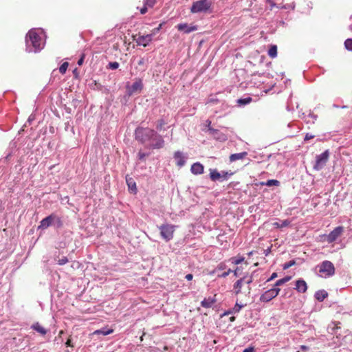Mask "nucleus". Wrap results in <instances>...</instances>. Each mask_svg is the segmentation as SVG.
<instances>
[{
	"instance_id": "obj_1",
	"label": "nucleus",
	"mask_w": 352,
	"mask_h": 352,
	"mask_svg": "<svg viewBox=\"0 0 352 352\" xmlns=\"http://www.w3.org/2000/svg\"><path fill=\"white\" fill-rule=\"evenodd\" d=\"M135 138L142 144L149 142L148 147L152 149H159L164 146L162 137L155 130L150 128L138 126L135 130Z\"/></svg>"
},
{
	"instance_id": "obj_2",
	"label": "nucleus",
	"mask_w": 352,
	"mask_h": 352,
	"mask_svg": "<svg viewBox=\"0 0 352 352\" xmlns=\"http://www.w3.org/2000/svg\"><path fill=\"white\" fill-rule=\"evenodd\" d=\"M26 51L30 52H40L44 45L41 36L34 30H31L25 37Z\"/></svg>"
},
{
	"instance_id": "obj_3",
	"label": "nucleus",
	"mask_w": 352,
	"mask_h": 352,
	"mask_svg": "<svg viewBox=\"0 0 352 352\" xmlns=\"http://www.w3.org/2000/svg\"><path fill=\"white\" fill-rule=\"evenodd\" d=\"M233 175L231 171L221 170L219 172L217 169H210V178L212 182H222L227 181Z\"/></svg>"
},
{
	"instance_id": "obj_4",
	"label": "nucleus",
	"mask_w": 352,
	"mask_h": 352,
	"mask_svg": "<svg viewBox=\"0 0 352 352\" xmlns=\"http://www.w3.org/2000/svg\"><path fill=\"white\" fill-rule=\"evenodd\" d=\"M211 5L210 0L197 1L192 3L190 11L192 13L206 12L210 8Z\"/></svg>"
},
{
	"instance_id": "obj_5",
	"label": "nucleus",
	"mask_w": 352,
	"mask_h": 352,
	"mask_svg": "<svg viewBox=\"0 0 352 352\" xmlns=\"http://www.w3.org/2000/svg\"><path fill=\"white\" fill-rule=\"evenodd\" d=\"M318 267L321 277H329L335 274V267L331 261H324Z\"/></svg>"
},
{
	"instance_id": "obj_6",
	"label": "nucleus",
	"mask_w": 352,
	"mask_h": 352,
	"mask_svg": "<svg viewBox=\"0 0 352 352\" xmlns=\"http://www.w3.org/2000/svg\"><path fill=\"white\" fill-rule=\"evenodd\" d=\"M160 230L161 236L166 241H169L173 238L175 232V226L171 224H162L158 227Z\"/></svg>"
},
{
	"instance_id": "obj_7",
	"label": "nucleus",
	"mask_w": 352,
	"mask_h": 352,
	"mask_svg": "<svg viewBox=\"0 0 352 352\" xmlns=\"http://www.w3.org/2000/svg\"><path fill=\"white\" fill-rule=\"evenodd\" d=\"M329 157V151L326 150L322 153L318 155L316 157V162L314 165V169L320 170L326 165Z\"/></svg>"
},
{
	"instance_id": "obj_8",
	"label": "nucleus",
	"mask_w": 352,
	"mask_h": 352,
	"mask_svg": "<svg viewBox=\"0 0 352 352\" xmlns=\"http://www.w3.org/2000/svg\"><path fill=\"white\" fill-rule=\"evenodd\" d=\"M257 274L254 273L251 277H243L239 279L234 285V292L236 294H239L241 292V287L243 285H249L252 281L255 280V277Z\"/></svg>"
},
{
	"instance_id": "obj_9",
	"label": "nucleus",
	"mask_w": 352,
	"mask_h": 352,
	"mask_svg": "<svg viewBox=\"0 0 352 352\" xmlns=\"http://www.w3.org/2000/svg\"><path fill=\"white\" fill-rule=\"evenodd\" d=\"M143 89L142 80L140 78L135 79V81L131 85L126 86V91L129 96L140 93Z\"/></svg>"
},
{
	"instance_id": "obj_10",
	"label": "nucleus",
	"mask_w": 352,
	"mask_h": 352,
	"mask_svg": "<svg viewBox=\"0 0 352 352\" xmlns=\"http://www.w3.org/2000/svg\"><path fill=\"white\" fill-rule=\"evenodd\" d=\"M343 230L344 228L342 226L336 227L326 236V241L329 243L334 242L341 235Z\"/></svg>"
},
{
	"instance_id": "obj_11",
	"label": "nucleus",
	"mask_w": 352,
	"mask_h": 352,
	"mask_svg": "<svg viewBox=\"0 0 352 352\" xmlns=\"http://www.w3.org/2000/svg\"><path fill=\"white\" fill-rule=\"evenodd\" d=\"M138 45H142L146 47L152 41V34H146L139 36L136 39L134 38Z\"/></svg>"
},
{
	"instance_id": "obj_12",
	"label": "nucleus",
	"mask_w": 352,
	"mask_h": 352,
	"mask_svg": "<svg viewBox=\"0 0 352 352\" xmlns=\"http://www.w3.org/2000/svg\"><path fill=\"white\" fill-rule=\"evenodd\" d=\"M56 219V214H51L50 215L47 216V217L44 218L41 220L40 222L39 228L41 229H46L50 226L53 225L54 221Z\"/></svg>"
},
{
	"instance_id": "obj_13",
	"label": "nucleus",
	"mask_w": 352,
	"mask_h": 352,
	"mask_svg": "<svg viewBox=\"0 0 352 352\" xmlns=\"http://www.w3.org/2000/svg\"><path fill=\"white\" fill-rule=\"evenodd\" d=\"M177 28L179 31L184 32L186 34H189L197 30L196 25H188L187 23H179Z\"/></svg>"
},
{
	"instance_id": "obj_14",
	"label": "nucleus",
	"mask_w": 352,
	"mask_h": 352,
	"mask_svg": "<svg viewBox=\"0 0 352 352\" xmlns=\"http://www.w3.org/2000/svg\"><path fill=\"white\" fill-rule=\"evenodd\" d=\"M280 291L278 287H272L265 291V302L270 301L272 298H275Z\"/></svg>"
},
{
	"instance_id": "obj_15",
	"label": "nucleus",
	"mask_w": 352,
	"mask_h": 352,
	"mask_svg": "<svg viewBox=\"0 0 352 352\" xmlns=\"http://www.w3.org/2000/svg\"><path fill=\"white\" fill-rule=\"evenodd\" d=\"M295 289L299 293H305L307 290V283L303 279H298L296 281Z\"/></svg>"
},
{
	"instance_id": "obj_16",
	"label": "nucleus",
	"mask_w": 352,
	"mask_h": 352,
	"mask_svg": "<svg viewBox=\"0 0 352 352\" xmlns=\"http://www.w3.org/2000/svg\"><path fill=\"white\" fill-rule=\"evenodd\" d=\"M204 167L199 162L194 163L193 164H192L191 168H190L191 173L195 175L202 174L204 173Z\"/></svg>"
},
{
	"instance_id": "obj_17",
	"label": "nucleus",
	"mask_w": 352,
	"mask_h": 352,
	"mask_svg": "<svg viewBox=\"0 0 352 352\" xmlns=\"http://www.w3.org/2000/svg\"><path fill=\"white\" fill-rule=\"evenodd\" d=\"M174 158L178 166L182 167L186 163L185 157L181 151H176L174 154Z\"/></svg>"
},
{
	"instance_id": "obj_18",
	"label": "nucleus",
	"mask_w": 352,
	"mask_h": 352,
	"mask_svg": "<svg viewBox=\"0 0 352 352\" xmlns=\"http://www.w3.org/2000/svg\"><path fill=\"white\" fill-rule=\"evenodd\" d=\"M126 182L129 188V190L131 192L135 194L137 192V187L136 184L133 178L131 177H126Z\"/></svg>"
},
{
	"instance_id": "obj_19",
	"label": "nucleus",
	"mask_w": 352,
	"mask_h": 352,
	"mask_svg": "<svg viewBox=\"0 0 352 352\" xmlns=\"http://www.w3.org/2000/svg\"><path fill=\"white\" fill-rule=\"evenodd\" d=\"M216 302V299L214 298L209 297L205 298L201 302V305L205 308H210L214 303Z\"/></svg>"
},
{
	"instance_id": "obj_20",
	"label": "nucleus",
	"mask_w": 352,
	"mask_h": 352,
	"mask_svg": "<svg viewBox=\"0 0 352 352\" xmlns=\"http://www.w3.org/2000/svg\"><path fill=\"white\" fill-rule=\"evenodd\" d=\"M243 305H240L238 302L236 303L235 306L232 309H228L227 311L224 313V315L229 314H235L240 311L242 307H243Z\"/></svg>"
},
{
	"instance_id": "obj_21",
	"label": "nucleus",
	"mask_w": 352,
	"mask_h": 352,
	"mask_svg": "<svg viewBox=\"0 0 352 352\" xmlns=\"http://www.w3.org/2000/svg\"><path fill=\"white\" fill-rule=\"evenodd\" d=\"M328 296L327 292L325 290H318L315 293V298L320 302L323 301Z\"/></svg>"
},
{
	"instance_id": "obj_22",
	"label": "nucleus",
	"mask_w": 352,
	"mask_h": 352,
	"mask_svg": "<svg viewBox=\"0 0 352 352\" xmlns=\"http://www.w3.org/2000/svg\"><path fill=\"white\" fill-rule=\"evenodd\" d=\"M252 101V98L250 96L239 98L236 100V104L239 107H243L250 104Z\"/></svg>"
},
{
	"instance_id": "obj_23",
	"label": "nucleus",
	"mask_w": 352,
	"mask_h": 352,
	"mask_svg": "<svg viewBox=\"0 0 352 352\" xmlns=\"http://www.w3.org/2000/svg\"><path fill=\"white\" fill-rule=\"evenodd\" d=\"M246 155H247L246 152H242V153L232 154L230 156V162H234V161H236L238 160H241V159L244 158V157Z\"/></svg>"
},
{
	"instance_id": "obj_24",
	"label": "nucleus",
	"mask_w": 352,
	"mask_h": 352,
	"mask_svg": "<svg viewBox=\"0 0 352 352\" xmlns=\"http://www.w3.org/2000/svg\"><path fill=\"white\" fill-rule=\"evenodd\" d=\"M32 329L38 332L41 335H45L47 331L38 322H36L32 325Z\"/></svg>"
},
{
	"instance_id": "obj_25",
	"label": "nucleus",
	"mask_w": 352,
	"mask_h": 352,
	"mask_svg": "<svg viewBox=\"0 0 352 352\" xmlns=\"http://www.w3.org/2000/svg\"><path fill=\"white\" fill-rule=\"evenodd\" d=\"M267 54L272 58H276L277 56V46L276 45H271Z\"/></svg>"
},
{
	"instance_id": "obj_26",
	"label": "nucleus",
	"mask_w": 352,
	"mask_h": 352,
	"mask_svg": "<svg viewBox=\"0 0 352 352\" xmlns=\"http://www.w3.org/2000/svg\"><path fill=\"white\" fill-rule=\"evenodd\" d=\"M245 258L242 256H237L230 258L232 263L234 265H239L244 261Z\"/></svg>"
},
{
	"instance_id": "obj_27",
	"label": "nucleus",
	"mask_w": 352,
	"mask_h": 352,
	"mask_svg": "<svg viewBox=\"0 0 352 352\" xmlns=\"http://www.w3.org/2000/svg\"><path fill=\"white\" fill-rule=\"evenodd\" d=\"M113 332V329H102L99 330H96L94 333L96 334H102L103 336H107Z\"/></svg>"
},
{
	"instance_id": "obj_28",
	"label": "nucleus",
	"mask_w": 352,
	"mask_h": 352,
	"mask_svg": "<svg viewBox=\"0 0 352 352\" xmlns=\"http://www.w3.org/2000/svg\"><path fill=\"white\" fill-rule=\"evenodd\" d=\"M279 185H280V182L277 179H269L265 182V186H278Z\"/></svg>"
},
{
	"instance_id": "obj_29",
	"label": "nucleus",
	"mask_w": 352,
	"mask_h": 352,
	"mask_svg": "<svg viewBox=\"0 0 352 352\" xmlns=\"http://www.w3.org/2000/svg\"><path fill=\"white\" fill-rule=\"evenodd\" d=\"M344 47L347 50L352 52V38H347L344 41Z\"/></svg>"
},
{
	"instance_id": "obj_30",
	"label": "nucleus",
	"mask_w": 352,
	"mask_h": 352,
	"mask_svg": "<svg viewBox=\"0 0 352 352\" xmlns=\"http://www.w3.org/2000/svg\"><path fill=\"white\" fill-rule=\"evenodd\" d=\"M68 65H69V64H68V63H67V62H65V63H63L60 66V67H59V72H60V74H64L66 72V71H67V67H68Z\"/></svg>"
},
{
	"instance_id": "obj_31",
	"label": "nucleus",
	"mask_w": 352,
	"mask_h": 352,
	"mask_svg": "<svg viewBox=\"0 0 352 352\" xmlns=\"http://www.w3.org/2000/svg\"><path fill=\"white\" fill-rule=\"evenodd\" d=\"M165 124H166V122L164 121V120H163V119L159 120L157 122L156 128L157 130L161 131L162 127Z\"/></svg>"
},
{
	"instance_id": "obj_32",
	"label": "nucleus",
	"mask_w": 352,
	"mask_h": 352,
	"mask_svg": "<svg viewBox=\"0 0 352 352\" xmlns=\"http://www.w3.org/2000/svg\"><path fill=\"white\" fill-rule=\"evenodd\" d=\"M295 264L296 261L294 260L289 261V262H287L283 265V269L287 270L291 267L292 266L294 265Z\"/></svg>"
},
{
	"instance_id": "obj_33",
	"label": "nucleus",
	"mask_w": 352,
	"mask_h": 352,
	"mask_svg": "<svg viewBox=\"0 0 352 352\" xmlns=\"http://www.w3.org/2000/svg\"><path fill=\"white\" fill-rule=\"evenodd\" d=\"M155 0H144V4L148 8H152L155 5Z\"/></svg>"
},
{
	"instance_id": "obj_34",
	"label": "nucleus",
	"mask_w": 352,
	"mask_h": 352,
	"mask_svg": "<svg viewBox=\"0 0 352 352\" xmlns=\"http://www.w3.org/2000/svg\"><path fill=\"white\" fill-rule=\"evenodd\" d=\"M54 223L56 225L57 228H61L63 226V221L60 217L56 215L55 221H54Z\"/></svg>"
},
{
	"instance_id": "obj_35",
	"label": "nucleus",
	"mask_w": 352,
	"mask_h": 352,
	"mask_svg": "<svg viewBox=\"0 0 352 352\" xmlns=\"http://www.w3.org/2000/svg\"><path fill=\"white\" fill-rule=\"evenodd\" d=\"M226 268V265L225 263H219L217 267H216V269L212 272V273H214L215 272L217 271H221V270H223Z\"/></svg>"
},
{
	"instance_id": "obj_36",
	"label": "nucleus",
	"mask_w": 352,
	"mask_h": 352,
	"mask_svg": "<svg viewBox=\"0 0 352 352\" xmlns=\"http://www.w3.org/2000/svg\"><path fill=\"white\" fill-rule=\"evenodd\" d=\"M119 67V63L118 62H110L108 65V67L111 69H116Z\"/></svg>"
},
{
	"instance_id": "obj_37",
	"label": "nucleus",
	"mask_w": 352,
	"mask_h": 352,
	"mask_svg": "<svg viewBox=\"0 0 352 352\" xmlns=\"http://www.w3.org/2000/svg\"><path fill=\"white\" fill-rule=\"evenodd\" d=\"M162 23H160L158 25V27L152 30L151 33L150 34H152V38L160 30V29L162 28Z\"/></svg>"
},
{
	"instance_id": "obj_38",
	"label": "nucleus",
	"mask_w": 352,
	"mask_h": 352,
	"mask_svg": "<svg viewBox=\"0 0 352 352\" xmlns=\"http://www.w3.org/2000/svg\"><path fill=\"white\" fill-rule=\"evenodd\" d=\"M289 223V221H287V220L285 221H283L281 224H279L278 223H274V225H275L277 228H283V227H285L287 226H288Z\"/></svg>"
},
{
	"instance_id": "obj_39",
	"label": "nucleus",
	"mask_w": 352,
	"mask_h": 352,
	"mask_svg": "<svg viewBox=\"0 0 352 352\" xmlns=\"http://www.w3.org/2000/svg\"><path fill=\"white\" fill-rule=\"evenodd\" d=\"M232 272V270L229 269L226 272H224L221 274H219L217 276L219 278H226L227 276H228L231 272Z\"/></svg>"
},
{
	"instance_id": "obj_40",
	"label": "nucleus",
	"mask_w": 352,
	"mask_h": 352,
	"mask_svg": "<svg viewBox=\"0 0 352 352\" xmlns=\"http://www.w3.org/2000/svg\"><path fill=\"white\" fill-rule=\"evenodd\" d=\"M68 262V259L66 256H63V258H61L60 259H59L58 261V263L60 265H65Z\"/></svg>"
},
{
	"instance_id": "obj_41",
	"label": "nucleus",
	"mask_w": 352,
	"mask_h": 352,
	"mask_svg": "<svg viewBox=\"0 0 352 352\" xmlns=\"http://www.w3.org/2000/svg\"><path fill=\"white\" fill-rule=\"evenodd\" d=\"M146 156H148V154H147V153H142V152H139V153H138V158H139L140 160H144Z\"/></svg>"
},
{
	"instance_id": "obj_42",
	"label": "nucleus",
	"mask_w": 352,
	"mask_h": 352,
	"mask_svg": "<svg viewBox=\"0 0 352 352\" xmlns=\"http://www.w3.org/2000/svg\"><path fill=\"white\" fill-rule=\"evenodd\" d=\"M283 284H285L284 280L283 278H281V279L278 280L273 287H278V286L282 285Z\"/></svg>"
},
{
	"instance_id": "obj_43",
	"label": "nucleus",
	"mask_w": 352,
	"mask_h": 352,
	"mask_svg": "<svg viewBox=\"0 0 352 352\" xmlns=\"http://www.w3.org/2000/svg\"><path fill=\"white\" fill-rule=\"evenodd\" d=\"M84 58H85V55L82 54L81 56V57L80 58V59L78 60L77 62V64L79 65V66H81L82 64H83V62H84Z\"/></svg>"
},
{
	"instance_id": "obj_44",
	"label": "nucleus",
	"mask_w": 352,
	"mask_h": 352,
	"mask_svg": "<svg viewBox=\"0 0 352 352\" xmlns=\"http://www.w3.org/2000/svg\"><path fill=\"white\" fill-rule=\"evenodd\" d=\"M147 10H148V7H147V6H146L145 5H144L143 8H142L140 9V13H141L142 14H146V13Z\"/></svg>"
},
{
	"instance_id": "obj_45",
	"label": "nucleus",
	"mask_w": 352,
	"mask_h": 352,
	"mask_svg": "<svg viewBox=\"0 0 352 352\" xmlns=\"http://www.w3.org/2000/svg\"><path fill=\"white\" fill-rule=\"evenodd\" d=\"M314 138V135H311L309 133H307L305 137V138H304V140H305V141H307V140H311V139H312Z\"/></svg>"
},
{
	"instance_id": "obj_46",
	"label": "nucleus",
	"mask_w": 352,
	"mask_h": 352,
	"mask_svg": "<svg viewBox=\"0 0 352 352\" xmlns=\"http://www.w3.org/2000/svg\"><path fill=\"white\" fill-rule=\"evenodd\" d=\"M277 276V274L274 272L272 276L266 280V282L270 281Z\"/></svg>"
},
{
	"instance_id": "obj_47",
	"label": "nucleus",
	"mask_w": 352,
	"mask_h": 352,
	"mask_svg": "<svg viewBox=\"0 0 352 352\" xmlns=\"http://www.w3.org/2000/svg\"><path fill=\"white\" fill-rule=\"evenodd\" d=\"M208 131L213 135L218 133V130L209 127Z\"/></svg>"
},
{
	"instance_id": "obj_48",
	"label": "nucleus",
	"mask_w": 352,
	"mask_h": 352,
	"mask_svg": "<svg viewBox=\"0 0 352 352\" xmlns=\"http://www.w3.org/2000/svg\"><path fill=\"white\" fill-rule=\"evenodd\" d=\"M265 3H268L271 7V10L274 7L276 6V4L272 3V1L271 0H265Z\"/></svg>"
},
{
	"instance_id": "obj_49",
	"label": "nucleus",
	"mask_w": 352,
	"mask_h": 352,
	"mask_svg": "<svg viewBox=\"0 0 352 352\" xmlns=\"http://www.w3.org/2000/svg\"><path fill=\"white\" fill-rule=\"evenodd\" d=\"M234 273V276L237 277L239 276V267H236L234 271H232Z\"/></svg>"
},
{
	"instance_id": "obj_50",
	"label": "nucleus",
	"mask_w": 352,
	"mask_h": 352,
	"mask_svg": "<svg viewBox=\"0 0 352 352\" xmlns=\"http://www.w3.org/2000/svg\"><path fill=\"white\" fill-rule=\"evenodd\" d=\"M185 278L188 280H191L193 278V275L192 274H188L186 275Z\"/></svg>"
},
{
	"instance_id": "obj_51",
	"label": "nucleus",
	"mask_w": 352,
	"mask_h": 352,
	"mask_svg": "<svg viewBox=\"0 0 352 352\" xmlns=\"http://www.w3.org/2000/svg\"><path fill=\"white\" fill-rule=\"evenodd\" d=\"M291 278H292V277H291V276H285V277L283 278V280H284V283H287V282H288L289 280H291Z\"/></svg>"
},
{
	"instance_id": "obj_52",
	"label": "nucleus",
	"mask_w": 352,
	"mask_h": 352,
	"mask_svg": "<svg viewBox=\"0 0 352 352\" xmlns=\"http://www.w3.org/2000/svg\"><path fill=\"white\" fill-rule=\"evenodd\" d=\"M309 116L313 118L314 120H316L317 118V116L314 113H309Z\"/></svg>"
},
{
	"instance_id": "obj_53",
	"label": "nucleus",
	"mask_w": 352,
	"mask_h": 352,
	"mask_svg": "<svg viewBox=\"0 0 352 352\" xmlns=\"http://www.w3.org/2000/svg\"><path fill=\"white\" fill-rule=\"evenodd\" d=\"M243 352H253V349L252 348H247V349H244Z\"/></svg>"
},
{
	"instance_id": "obj_54",
	"label": "nucleus",
	"mask_w": 352,
	"mask_h": 352,
	"mask_svg": "<svg viewBox=\"0 0 352 352\" xmlns=\"http://www.w3.org/2000/svg\"><path fill=\"white\" fill-rule=\"evenodd\" d=\"M300 349H301L302 350H303V351H307V350H308V349H309L308 346H305V345H302V346H300Z\"/></svg>"
},
{
	"instance_id": "obj_55",
	"label": "nucleus",
	"mask_w": 352,
	"mask_h": 352,
	"mask_svg": "<svg viewBox=\"0 0 352 352\" xmlns=\"http://www.w3.org/2000/svg\"><path fill=\"white\" fill-rule=\"evenodd\" d=\"M271 251V248H267V249H265V256H267V254H269V252Z\"/></svg>"
},
{
	"instance_id": "obj_56",
	"label": "nucleus",
	"mask_w": 352,
	"mask_h": 352,
	"mask_svg": "<svg viewBox=\"0 0 352 352\" xmlns=\"http://www.w3.org/2000/svg\"><path fill=\"white\" fill-rule=\"evenodd\" d=\"M217 99L210 98V99L208 100V102H217Z\"/></svg>"
},
{
	"instance_id": "obj_57",
	"label": "nucleus",
	"mask_w": 352,
	"mask_h": 352,
	"mask_svg": "<svg viewBox=\"0 0 352 352\" xmlns=\"http://www.w3.org/2000/svg\"><path fill=\"white\" fill-rule=\"evenodd\" d=\"M257 252L252 251L248 253L249 256H253L254 254H256Z\"/></svg>"
},
{
	"instance_id": "obj_58",
	"label": "nucleus",
	"mask_w": 352,
	"mask_h": 352,
	"mask_svg": "<svg viewBox=\"0 0 352 352\" xmlns=\"http://www.w3.org/2000/svg\"><path fill=\"white\" fill-rule=\"evenodd\" d=\"M66 344L67 346H72V344H71V340L70 339H68L67 342H66Z\"/></svg>"
},
{
	"instance_id": "obj_59",
	"label": "nucleus",
	"mask_w": 352,
	"mask_h": 352,
	"mask_svg": "<svg viewBox=\"0 0 352 352\" xmlns=\"http://www.w3.org/2000/svg\"><path fill=\"white\" fill-rule=\"evenodd\" d=\"M260 300L262 301V300H264V294H262L260 296Z\"/></svg>"
},
{
	"instance_id": "obj_60",
	"label": "nucleus",
	"mask_w": 352,
	"mask_h": 352,
	"mask_svg": "<svg viewBox=\"0 0 352 352\" xmlns=\"http://www.w3.org/2000/svg\"><path fill=\"white\" fill-rule=\"evenodd\" d=\"M230 320V321H234L235 320V317L232 316Z\"/></svg>"
},
{
	"instance_id": "obj_61",
	"label": "nucleus",
	"mask_w": 352,
	"mask_h": 352,
	"mask_svg": "<svg viewBox=\"0 0 352 352\" xmlns=\"http://www.w3.org/2000/svg\"><path fill=\"white\" fill-rule=\"evenodd\" d=\"M73 73L76 76L77 75V69H75Z\"/></svg>"
},
{
	"instance_id": "obj_62",
	"label": "nucleus",
	"mask_w": 352,
	"mask_h": 352,
	"mask_svg": "<svg viewBox=\"0 0 352 352\" xmlns=\"http://www.w3.org/2000/svg\"><path fill=\"white\" fill-rule=\"evenodd\" d=\"M141 64H142V60H140V61L139 62V65H141Z\"/></svg>"
}]
</instances>
